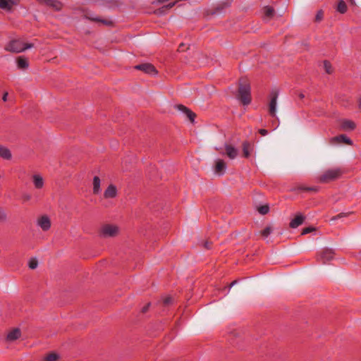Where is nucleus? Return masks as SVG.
I'll list each match as a JSON object with an SVG mask.
<instances>
[{"instance_id":"30","label":"nucleus","mask_w":361,"mask_h":361,"mask_svg":"<svg viewBox=\"0 0 361 361\" xmlns=\"http://www.w3.org/2000/svg\"><path fill=\"white\" fill-rule=\"evenodd\" d=\"M299 190L307 192H317L319 190L318 187H304L301 186L299 188Z\"/></svg>"},{"instance_id":"3","label":"nucleus","mask_w":361,"mask_h":361,"mask_svg":"<svg viewBox=\"0 0 361 361\" xmlns=\"http://www.w3.org/2000/svg\"><path fill=\"white\" fill-rule=\"evenodd\" d=\"M33 47L34 44L32 43H24L19 39H12L6 45L5 50L13 53H20Z\"/></svg>"},{"instance_id":"48","label":"nucleus","mask_w":361,"mask_h":361,"mask_svg":"<svg viewBox=\"0 0 361 361\" xmlns=\"http://www.w3.org/2000/svg\"><path fill=\"white\" fill-rule=\"evenodd\" d=\"M236 283H237V281H236V280H235V281H232V282L231 283V284H230L229 287H230V288H231V287H232V286H234Z\"/></svg>"},{"instance_id":"37","label":"nucleus","mask_w":361,"mask_h":361,"mask_svg":"<svg viewBox=\"0 0 361 361\" xmlns=\"http://www.w3.org/2000/svg\"><path fill=\"white\" fill-rule=\"evenodd\" d=\"M225 4L221 6H219L214 8V11L212 12V14H216L221 11L225 8Z\"/></svg>"},{"instance_id":"38","label":"nucleus","mask_w":361,"mask_h":361,"mask_svg":"<svg viewBox=\"0 0 361 361\" xmlns=\"http://www.w3.org/2000/svg\"><path fill=\"white\" fill-rule=\"evenodd\" d=\"M177 1H174V2H171L166 5H164V8L166 9L167 11L172 8L176 4Z\"/></svg>"},{"instance_id":"32","label":"nucleus","mask_w":361,"mask_h":361,"mask_svg":"<svg viewBox=\"0 0 361 361\" xmlns=\"http://www.w3.org/2000/svg\"><path fill=\"white\" fill-rule=\"evenodd\" d=\"M38 265V262L35 258H32L28 262V267L31 269H35Z\"/></svg>"},{"instance_id":"34","label":"nucleus","mask_w":361,"mask_h":361,"mask_svg":"<svg viewBox=\"0 0 361 361\" xmlns=\"http://www.w3.org/2000/svg\"><path fill=\"white\" fill-rule=\"evenodd\" d=\"M316 230L315 227L313 226H308L302 229L301 234L302 235H306L307 233H310L312 231H314Z\"/></svg>"},{"instance_id":"5","label":"nucleus","mask_w":361,"mask_h":361,"mask_svg":"<svg viewBox=\"0 0 361 361\" xmlns=\"http://www.w3.org/2000/svg\"><path fill=\"white\" fill-rule=\"evenodd\" d=\"M335 252L333 249L324 248L317 256V261L326 264L334 258Z\"/></svg>"},{"instance_id":"18","label":"nucleus","mask_w":361,"mask_h":361,"mask_svg":"<svg viewBox=\"0 0 361 361\" xmlns=\"http://www.w3.org/2000/svg\"><path fill=\"white\" fill-rule=\"evenodd\" d=\"M17 66L19 69H27L29 66V61L27 58L23 56H18L16 59Z\"/></svg>"},{"instance_id":"49","label":"nucleus","mask_w":361,"mask_h":361,"mask_svg":"<svg viewBox=\"0 0 361 361\" xmlns=\"http://www.w3.org/2000/svg\"><path fill=\"white\" fill-rule=\"evenodd\" d=\"M359 108L361 109V98L359 100Z\"/></svg>"},{"instance_id":"20","label":"nucleus","mask_w":361,"mask_h":361,"mask_svg":"<svg viewBox=\"0 0 361 361\" xmlns=\"http://www.w3.org/2000/svg\"><path fill=\"white\" fill-rule=\"evenodd\" d=\"M0 157L6 160H10L12 158L10 149L1 145H0Z\"/></svg>"},{"instance_id":"6","label":"nucleus","mask_w":361,"mask_h":361,"mask_svg":"<svg viewBox=\"0 0 361 361\" xmlns=\"http://www.w3.org/2000/svg\"><path fill=\"white\" fill-rule=\"evenodd\" d=\"M118 228L117 226L111 224H106L101 228L100 235L104 238L114 237L118 234Z\"/></svg>"},{"instance_id":"19","label":"nucleus","mask_w":361,"mask_h":361,"mask_svg":"<svg viewBox=\"0 0 361 361\" xmlns=\"http://www.w3.org/2000/svg\"><path fill=\"white\" fill-rule=\"evenodd\" d=\"M332 140L333 141H336L337 142H343V143H345L346 145H353V141L350 138H349L348 136H346L345 135H339L338 136H336L332 138Z\"/></svg>"},{"instance_id":"46","label":"nucleus","mask_w":361,"mask_h":361,"mask_svg":"<svg viewBox=\"0 0 361 361\" xmlns=\"http://www.w3.org/2000/svg\"><path fill=\"white\" fill-rule=\"evenodd\" d=\"M185 47V44L183 43H181L178 47V51H183V47Z\"/></svg>"},{"instance_id":"33","label":"nucleus","mask_w":361,"mask_h":361,"mask_svg":"<svg viewBox=\"0 0 361 361\" xmlns=\"http://www.w3.org/2000/svg\"><path fill=\"white\" fill-rule=\"evenodd\" d=\"M166 11L167 10L164 8V6H161L157 9H156L154 11V13L159 16H164L166 13Z\"/></svg>"},{"instance_id":"4","label":"nucleus","mask_w":361,"mask_h":361,"mask_svg":"<svg viewBox=\"0 0 361 361\" xmlns=\"http://www.w3.org/2000/svg\"><path fill=\"white\" fill-rule=\"evenodd\" d=\"M38 4L51 8L54 11H61L63 4L59 0H37Z\"/></svg>"},{"instance_id":"50","label":"nucleus","mask_w":361,"mask_h":361,"mask_svg":"<svg viewBox=\"0 0 361 361\" xmlns=\"http://www.w3.org/2000/svg\"><path fill=\"white\" fill-rule=\"evenodd\" d=\"M351 1V3L353 4L354 3V0H350Z\"/></svg>"},{"instance_id":"29","label":"nucleus","mask_w":361,"mask_h":361,"mask_svg":"<svg viewBox=\"0 0 361 361\" xmlns=\"http://www.w3.org/2000/svg\"><path fill=\"white\" fill-rule=\"evenodd\" d=\"M324 68L328 74H331L333 73L331 63L327 60L324 61Z\"/></svg>"},{"instance_id":"17","label":"nucleus","mask_w":361,"mask_h":361,"mask_svg":"<svg viewBox=\"0 0 361 361\" xmlns=\"http://www.w3.org/2000/svg\"><path fill=\"white\" fill-rule=\"evenodd\" d=\"M305 219V217L301 214L296 215L295 217L293 219H292L291 221L290 222V227L292 228H295L298 227L304 222Z\"/></svg>"},{"instance_id":"25","label":"nucleus","mask_w":361,"mask_h":361,"mask_svg":"<svg viewBox=\"0 0 361 361\" xmlns=\"http://www.w3.org/2000/svg\"><path fill=\"white\" fill-rule=\"evenodd\" d=\"M336 10L341 14H344L345 13H346L348 7L345 2L343 0H339Z\"/></svg>"},{"instance_id":"44","label":"nucleus","mask_w":361,"mask_h":361,"mask_svg":"<svg viewBox=\"0 0 361 361\" xmlns=\"http://www.w3.org/2000/svg\"><path fill=\"white\" fill-rule=\"evenodd\" d=\"M23 197L24 201H28L30 200L31 196L30 195H23Z\"/></svg>"},{"instance_id":"40","label":"nucleus","mask_w":361,"mask_h":361,"mask_svg":"<svg viewBox=\"0 0 361 361\" xmlns=\"http://www.w3.org/2000/svg\"><path fill=\"white\" fill-rule=\"evenodd\" d=\"M151 305V303L150 302H148L147 304H146L141 310V312L142 313H146L148 310H149V306Z\"/></svg>"},{"instance_id":"8","label":"nucleus","mask_w":361,"mask_h":361,"mask_svg":"<svg viewBox=\"0 0 361 361\" xmlns=\"http://www.w3.org/2000/svg\"><path fill=\"white\" fill-rule=\"evenodd\" d=\"M134 68L149 75H157L158 73L155 66L150 63H144L136 65L134 66Z\"/></svg>"},{"instance_id":"39","label":"nucleus","mask_w":361,"mask_h":361,"mask_svg":"<svg viewBox=\"0 0 361 361\" xmlns=\"http://www.w3.org/2000/svg\"><path fill=\"white\" fill-rule=\"evenodd\" d=\"M212 242H209L208 240H206L204 243H203V247L207 249V250H210L212 248Z\"/></svg>"},{"instance_id":"47","label":"nucleus","mask_w":361,"mask_h":361,"mask_svg":"<svg viewBox=\"0 0 361 361\" xmlns=\"http://www.w3.org/2000/svg\"><path fill=\"white\" fill-rule=\"evenodd\" d=\"M298 97H299V98H300V99H302L305 97V94H304L303 93H302V92H300V93L298 94Z\"/></svg>"},{"instance_id":"21","label":"nucleus","mask_w":361,"mask_h":361,"mask_svg":"<svg viewBox=\"0 0 361 361\" xmlns=\"http://www.w3.org/2000/svg\"><path fill=\"white\" fill-rule=\"evenodd\" d=\"M243 157L245 158H249L250 156L252 147L248 141H244L242 144Z\"/></svg>"},{"instance_id":"15","label":"nucleus","mask_w":361,"mask_h":361,"mask_svg":"<svg viewBox=\"0 0 361 361\" xmlns=\"http://www.w3.org/2000/svg\"><path fill=\"white\" fill-rule=\"evenodd\" d=\"M225 150L226 155L231 159H235L238 154V149L232 146L231 145L226 144L225 145Z\"/></svg>"},{"instance_id":"41","label":"nucleus","mask_w":361,"mask_h":361,"mask_svg":"<svg viewBox=\"0 0 361 361\" xmlns=\"http://www.w3.org/2000/svg\"><path fill=\"white\" fill-rule=\"evenodd\" d=\"M347 216V214H345V213H341V214H338V215H336V216H335L332 217L331 220H337V219H339V218H341V217H343V216Z\"/></svg>"},{"instance_id":"10","label":"nucleus","mask_w":361,"mask_h":361,"mask_svg":"<svg viewBox=\"0 0 361 361\" xmlns=\"http://www.w3.org/2000/svg\"><path fill=\"white\" fill-rule=\"evenodd\" d=\"M270 102L269 106V112L271 117L278 118L276 116V102L278 98V92H271L270 94Z\"/></svg>"},{"instance_id":"14","label":"nucleus","mask_w":361,"mask_h":361,"mask_svg":"<svg viewBox=\"0 0 361 361\" xmlns=\"http://www.w3.org/2000/svg\"><path fill=\"white\" fill-rule=\"evenodd\" d=\"M341 128L343 130H353L356 128V124L351 120L343 119L341 121Z\"/></svg>"},{"instance_id":"23","label":"nucleus","mask_w":361,"mask_h":361,"mask_svg":"<svg viewBox=\"0 0 361 361\" xmlns=\"http://www.w3.org/2000/svg\"><path fill=\"white\" fill-rule=\"evenodd\" d=\"M35 187L37 189H41L44 185V180L40 175L35 174L32 176Z\"/></svg>"},{"instance_id":"43","label":"nucleus","mask_w":361,"mask_h":361,"mask_svg":"<svg viewBox=\"0 0 361 361\" xmlns=\"http://www.w3.org/2000/svg\"><path fill=\"white\" fill-rule=\"evenodd\" d=\"M259 133L263 136L267 135L268 134V130L266 129H259Z\"/></svg>"},{"instance_id":"13","label":"nucleus","mask_w":361,"mask_h":361,"mask_svg":"<svg viewBox=\"0 0 361 361\" xmlns=\"http://www.w3.org/2000/svg\"><path fill=\"white\" fill-rule=\"evenodd\" d=\"M226 169V164L224 160L219 159L216 161V164L214 167V171L216 173L219 175H222L224 173Z\"/></svg>"},{"instance_id":"31","label":"nucleus","mask_w":361,"mask_h":361,"mask_svg":"<svg viewBox=\"0 0 361 361\" xmlns=\"http://www.w3.org/2000/svg\"><path fill=\"white\" fill-rule=\"evenodd\" d=\"M271 231H272V228L269 226H267L264 229H263L261 231V235L264 238H267L271 234Z\"/></svg>"},{"instance_id":"36","label":"nucleus","mask_w":361,"mask_h":361,"mask_svg":"<svg viewBox=\"0 0 361 361\" xmlns=\"http://www.w3.org/2000/svg\"><path fill=\"white\" fill-rule=\"evenodd\" d=\"M173 298L171 296H167L163 300V304L164 306H168L172 303Z\"/></svg>"},{"instance_id":"27","label":"nucleus","mask_w":361,"mask_h":361,"mask_svg":"<svg viewBox=\"0 0 361 361\" xmlns=\"http://www.w3.org/2000/svg\"><path fill=\"white\" fill-rule=\"evenodd\" d=\"M59 359V355L56 353H51L44 357V361H56Z\"/></svg>"},{"instance_id":"28","label":"nucleus","mask_w":361,"mask_h":361,"mask_svg":"<svg viewBox=\"0 0 361 361\" xmlns=\"http://www.w3.org/2000/svg\"><path fill=\"white\" fill-rule=\"evenodd\" d=\"M257 211L260 214L265 215L269 212V204L262 205L257 207Z\"/></svg>"},{"instance_id":"9","label":"nucleus","mask_w":361,"mask_h":361,"mask_svg":"<svg viewBox=\"0 0 361 361\" xmlns=\"http://www.w3.org/2000/svg\"><path fill=\"white\" fill-rule=\"evenodd\" d=\"M83 18L85 19H87L91 22L94 23H101L103 25H107V26H113L114 22L111 20L107 19H103L99 16H93L90 13L87 12L83 15Z\"/></svg>"},{"instance_id":"42","label":"nucleus","mask_w":361,"mask_h":361,"mask_svg":"<svg viewBox=\"0 0 361 361\" xmlns=\"http://www.w3.org/2000/svg\"><path fill=\"white\" fill-rule=\"evenodd\" d=\"M6 218V215L5 214V212L0 209V221H4Z\"/></svg>"},{"instance_id":"1","label":"nucleus","mask_w":361,"mask_h":361,"mask_svg":"<svg viewBox=\"0 0 361 361\" xmlns=\"http://www.w3.org/2000/svg\"><path fill=\"white\" fill-rule=\"evenodd\" d=\"M236 98L243 104L247 106L251 103V87L246 78H240L238 82V94Z\"/></svg>"},{"instance_id":"22","label":"nucleus","mask_w":361,"mask_h":361,"mask_svg":"<svg viewBox=\"0 0 361 361\" xmlns=\"http://www.w3.org/2000/svg\"><path fill=\"white\" fill-rule=\"evenodd\" d=\"M20 336V330L19 329H14L7 334L6 339L9 341H13L19 338Z\"/></svg>"},{"instance_id":"12","label":"nucleus","mask_w":361,"mask_h":361,"mask_svg":"<svg viewBox=\"0 0 361 361\" xmlns=\"http://www.w3.org/2000/svg\"><path fill=\"white\" fill-rule=\"evenodd\" d=\"M37 224L44 231H47L51 228V221L47 215L41 216L38 219Z\"/></svg>"},{"instance_id":"7","label":"nucleus","mask_w":361,"mask_h":361,"mask_svg":"<svg viewBox=\"0 0 361 361\" xmlns=\"http://www.w3.org/2000/svg\"><path fill=\"white\" fill-rule=\"evenodd\" d=\"M20 0H0V8L8 13H12L14 7L18 6Z\"/></svg>"},{"instance_id":"2","label":"nucleus","mask_w":361,"mask_h":361,"mask_svg":"<svg viewBox=\"0 0 361 361\" xmlns=\"http://www.w3.org/2000/svg\"><path fill=\"white\" fill-rule=\"evenodd\" d=\"M344 173V171L341 168L330 169L319 176V181L322 183H328L339 179Z\"/></svg>"},{"instance_id":"11","label":"nucleus","mask_w":361,"mask_h":361,"mask_svg":"<svg viewBox=\"0 0 361 361\" xmlns=\"http://www.w3.org/2000/svg\"><path fill=\"white\" fill-rule=\"evenodd\" d=\"M177 109L182 111L183 114L186 115V116L188 118L190 122L193 123L195 121V118H196V114L192 111L190 109L186 107L183 104H178L177 105Z\"/></svg>"},{"instance_id":"16","label":"nucleus","mask_w":361,"mask_h":361,"mask_svg":"<svg viewBox=\"0 0 361 361\" xmlns=\"http://www.w3.org/2000/svg\"><path fill=\"white\" fill-rule=\"evenodd\" d=\"M117 195V188L115 185L111 184L104 192V198H114Z\"/></svg>"},{"instance_id":"35","label":"nucleus","mask_w":361,"mask_h":361,"mask_svg":"<svg viewBox=\"0 0 361 361\" xmlns=\"http://www.w3.org/2000/svg\"><path fill=\"white\" fill-rule=\"evenodd\" d=\"M324 12L322 10H319L315 16V21L319 22L323 19Z\"/></svg>"},{"instance_id":"45","label":"nucleus","mask_w":361,"mask_h":361,"mask_svg":"<svg viewBox=\"0 0 361 361\" xmlns=\"http://www.w3.org/2000/svg\"><path fill=\"white\" fill-rule=\"evenodd\" d=\"M7 97H8V93L7 92H5L2 97V99L4 102H6L7 101Z\"/></svg>"},{"instance_id":"26","label":"nucleus","mask_w":361,"mask_h":361,"mask_svg":"<svg viewBox=\"0 0 361 361\" xmlns=\"http://www.w3.org/2000/svg\"><path fill=\"white\" fill-rule=\"evenodd\" d=\"M264 12L265 16L268 18H272L274 15L275 11L273 7L267 6L264 8Z\"/></svg>"},{"instance_id":"24","label":"nucleus","mask_w":361,"mask_h":361,"mask_svg":"<svg viewBox=\"0 0 361 361\" xmlns=\"http://www.w3.org/2000/svg\"><path fill=\"white\" fill-rule=\"evenodd\" d=\"M100 183L101 180L99 177L94 176L93 178V193L98 194L100 191Z\"/></svg>"}]
</instances>
